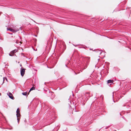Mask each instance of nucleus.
<instances>
[{
  "mask_svg": "<svg viewBox=\"0 0 131 131\" xmlns=\"http://www.w3.org/2000/svg\"><path fill=\"white\" fill-rule=\"evenodd\" d=\"M20 73L21 75L23 76L25 74V69L21 68L20 70Z\"/></svg>",
  "mask_w": 131,
  "mask_h": 131,
  "instance_id": "f257e3e1",
  "label": "nucleus"
},
{
  "mask_svg": "<svg viewBox=\"0 0 131 131\" xmlns=\"http://www.w3.org/2000/svg\"><path fill=\"white\" fill-rule=\"evenodd\" d=\"M7 95L9 96V97L10 99H13L14 97L12 94L10 92H9L7 93Z\"/></svg>",
  "mask_w": 131,
  "mask_h": 131,
  "instance_id": "f03ea898",
  "label": "nucleus"
},
{
  "mask_svg": "<svg viewBox=\"0 0 131 131\" xmlns=\"http://www.w3.org/2000/svg\"><path fill=\"white\" fill-rule=\"evenodd\" d=\"M17 51V50L15 49L12 51L11 52L9 53V55L10 56H13L14 54Z\"/></svg>",
  "mask_w": 131,
  "mask_h": 131,
  "instance_id": "7ed1b4c3",
  "label": "nucleus"
},
{
  "mask_svg": "<svg viewBox=\"0 0 131 131\" xmlns=\"http://www.w3.org/2000/svg\"><path fill=\"white\" fill-rule=\"evenodd\" d=\"M7 30H9L13 32H15L18 31V30H15L14 29H12L11 28H7Z\"/></svg>",
  "mask_w": 131,
  "mask_h": 131,
  "instance_id": "20e7f679",
  "label": "nucleus"
},
{
  "mask_svg": "<svg viewBox=\"0 0 131 131\" xmlns=\"http://www.w3.org/2000/svg\"><path fill=\"white\" fill-rule=\"evenodd\" d=\"M90 95V93L89 92L86 93L85 94V95L86 96V98H87V99H88L91 96Z\"/></svg>",
  "mask_w": 131,
  "mask_h": 131,
  "instance_id": "39448f33",
  "label": "nucleus"
},
{
  "mask_svg": "<svg viewBox=\"0 0 131 131\" xmlns=\"http://www.w3.org/2000/svg\"><path fill=\"white\" fill-rule=\"evenodd\" d=\"M90 58L87 57L86 58L85 60L87 62H89L90 61Z\"/></svg>",
  "mask_w": 131,
  "mask_h": 131,
  "instance_id": "423d86ee",
  "label": "nucleus"
},
{
  "mask_svg": "<svg viewBox=\"0 0 131 131\" xmlns=\"http://www.w3.org/2000/svg\"><path fill=\"white\" fill-rule=\"evenodd\" d=\"M113 82V80H109L107 81V83H112Z\"/></svg>",
  "mask_w": 131,
  "mask_h": 131,
  "instance_id": "0eeeda50",
  "label": "nucleus"
},
{
  "mask_svg": "<svg viewBox=\"0 0 131 131\" xmlns=\"http://www.w3.org/2000/svg\"><path fill=\"white\" fill-rule=\"evenodd\" d=\"M16 116H17V117H19L20 116V113H17Z\"/></svg>",
  "mask_w": 131,
  "mask_h": 131,
  "instance_id": "6e6552de",
  "label": "nucleus"
},
{
  "mask_svg": "<svg viewBox=\"0 0 131 131\" xmlns=\"http://www.w3.org/2000/svg\"><path fill=\"white\" fill-rule=\"evenodd\" d=\"M22 94L23 95H27V93L26 92H23Z\"/></svg>",
  "mask_w": 131,
  "mask_h": 131,
  "instance_id": "1a4fd4ad",
  "label": "nucleus"
},
{
  "mask_svg": "<svg viewBox=\"0 0 131 131\" xmlns=\"http://www.w3.org/2000/svg\"><path fill=\"white\" fill-rule=\"evenodd\" d=\"M34 89H35V88L34 87H32L30 89V90L29 91V92H30L31 90H34Z\"/></svg>",
  "mask_w": 131,
  "mask_h": 131,
  "instance_id": "9d476101",
  "label": "nucleus"
},
{
  "mask_svg": "<svg viewBox=\"0 0 131 131\" xmlns=\"http://www.w3.org/2000/svg\"><path fill=\"white\" fill-rule=\"evenodd\" d=\"M20 113V111L19 110V108H18L16 111V113Z\"/></svg>",
  "mask_w": 131,
  "mask_h": 131,
  "instance_id": "9b49d317",
  "label": "nucleus"
},
{
  "mask_svg": "<svg viewBox=\"0 0 131 131\" xmlns=\"http://www.w3.org/2000/svg\"><path fill=\"white\" fill-rule=\"evenodd\" d=\"M17 118V120L18 121V123H19V121L20 118H19V117H18Z\"/></svg>",
  "mask_w": 131,
  "mask_h": 131,
  "instance_id": "f8f14e48",
  "label": "nucleus"
},
{
  "mask_svg": "<svg viewBox=\"0 0 131 131\" xmlns=\"http://www.w3.org/2000/svg\"><path fill=\"white\" fill-rule=\"evenodd\" d=\"M99 53L100 54L101 53H102V52H101V51H99Z\"/></svg>",
  "mask_w": 131,
  "mask_h": 131,
  "instance_id": "ddd939ff",
  "label": "nucleus"
},
{
  "mask_svg": "<svg viewBox=\"0 0 131 131\" xmlns=\"http://www.w3.org/2000/svg\"><path fill=\"white\" fill-rule=\"evenodd\" d=\"M74 72V73H75V74H76H76H77L76 72Z\"/></svg>",
  "mask_w": 131,
  "mask_h": 131,
  "instance_id": "4468645a",
  "label": "nucleus"
},
{
  "mask_svg": "<svg viewBox=\"0 0 131 131\" xmlns=\"http://www.w3.org/2000/svg\"><path fill=\"white\" fill-rule=\"evenodd\" d=\"M16 43H18V41H16Z\"/></svg>",
  "mask_w": 131,
  "mask_h": 131,
  "instance_id": "2eb2a0df",
  "label": "nucleus"
},
{
  "mask_svg": "<svg viewBox=\"0 0 131 131\" xmlns=\"http://www.w3.org/2000/svg\"><path fill=\"white\" fill-rule=\"evenodd\" d=\"M4 78H3V81H4Z\"/></svg>",
  "mask_w": 131,
  "mask_h": 131,
  "instance_id": "dca6fc26",
  "label": "nucleus"
},
{
  "mask_svg": "<svg viewBox=\"0 0 131 131\" xmlns=\"http://www.w3.org/2000/svg\"><path fill=\"white\" fill-rule=\"evenodd\" d=\"M5 79H6V80L7 81V79L6 78H5Z\"/></svg>",
  "mask_w": 131,
  "mask_h": 131,
  "instance_id": "f3484780",
  "label": "nucleus"
},
{
  "mask_svg": "<svg viewBox=\"0 0 131 131\" xmlns=\"http://www.w3.org/2000/svg\"><path fill=\"white\" fill-rule=\"evenodd\" d=\"M1 95V93H0V95Z\"/></svg>",
  "mask_w": 131,
  "mask_h": 131,
  "instance_id": "a211bd4d",
  "label": "nucleus"
},
{
  "mask_svg": "<svg viewBox=\"0 0 131 131\" xmlns=\"http://www.w3.org/2000/svg\"><path fill=\"white\" fill-rule=\"evenodd\" d=\"M11 55H12V53H11Z\"/></svg>",
  "mask_w": 131,
  "mask_h": 131,
  "instance_id": "6ab92c4d",
  "label": "nucleus"
},
{
  "mask_svg": "<svg viewBox=\"0 0 131 131\" xmlns=\"http://www.w3.org/2000/svg\"><path fill=\"white\" fill-rule=\"evenodd\" d=\"M37 50V49H36V50Z\"/></svg>",
  "mask_w": 131,
  "mask_h": 131,
  "instance_id": "aec40b11",
  "label": "nucleus"
}]
</instances>
